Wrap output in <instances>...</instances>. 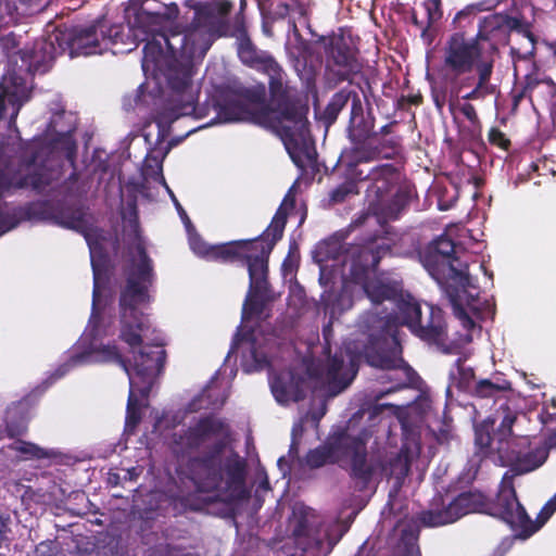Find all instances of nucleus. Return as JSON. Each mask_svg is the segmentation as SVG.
<instances>
[{
    "mask_svg": "<svg viewBox=\"0 0 556 556\" xmlns=\"http://www.w3.org/2000/svg\"><path fill=\"white\" fill-rule=\"evenodd\" d=\"M225 30L226 24L220 18L208 11H195L191 23L181 31L169 29V33H154L146 37L142 70L162 72L176 93V98L153 115L160 129L195 111L192 97L186 101L180 98L191 87L195 63L204 59Z\"/></svg>",
    "mask_w": 556,
    "mask_h": 556,
    "instance_id": "1",
    "label": "nucleus"
},
{
    "mask_svg": "<svg viewBox=\"0 0 556 556\" xmlns=\"http://www.w3.org/2000/svg\"><path fill=\"white\" fill-rule=\"evenodd\" d=\"M135 250L138 260L131 257L124 268L125 285L119 291V339L129 346V353L132 354L130 374L137 383V391L140 396L149 397L155 379L164 370L167 355L162 345L143 343L150 324L139 308L152 301L150 289L155 281V273L153 261L138 231Z\"/></svg>",
    "mask_w": 556,
    "mask_h": 556,
    "instance_id": "2",
    "label": "nucleus"
},
{
    "mask_svg": "<svg viewBox=\"0 0 556 556\" xmlns=\"http://www.w3.org/2000/svg\"><path fill=\"white\" fill-rule=\"evenodd\" d=\"M230 426L213 414L201 416L193 425L173 434V444L181 453L200 450L212 438L217 439L201 454L188 457L180 473L194 486H247L248 459L237 451L225 454L230 438Z\"/></svg>",
    "mask_w": 556,
    "mask_h": 556,
    "instance_id": "3",
    "label": "nucleus"
},
{
    "mask_svg": "<svg viewBox=\"0 0 556 556\" xmlns=\"http://www.w3.org/2000/svg\"><path fill=\"white\" fill-rule=\"evenodd\" d=\"M556 510V495L531 520L519 503L515 489H473L456 494L453 489H437L429 509L420 515L427 527L453 523L470 513H485L507 522L520 539H528L549 519Z\"/></svg>",
    "mask_w": 556,
    "mask_h": 556,
    "instance_id": "4",
    "label": "nucleus"
},
{
    "mask_svg": "<svg viewBox=\"0 0 556 556\" xmlns=\"http://www.w3.org/2000/svg\"><path fill=\"white\" fill-rule=\"evenodd\" d=\"M268 92L269 101L260 104L256 118L260 125H264L271 121L273 114H278L279 123H289L280 126L279 135L292 162L304 168L303 159L313 162L316 156L315 149L308 143L307 102L281 66L268 76Z\"/></svg>",
    "mask_w": 556,
    "mask_h": 556,
    "instance_id": "5",
    "label": "nucleus"
},
{
    "mask_svg": "<svg viewBox=\"0 0 556 556\" xmlns=\"http://www.w3.org/2000/svg\"><path fill=\"white\" fill-rule=\"evenodd\" d=\"M396 317L388 316L382 319L379 336L370 334V345L365 350V358L368 365L383 370H400L404 379L401 380L395 390L409 386L415 370L405 362L402 356L403 349L399 338V326H406L410 331L413 324L422 314L420 303L410 293H400L396 299ZM394 391L390 389L388 393Z\"/></svg>",
    "mask_w": 556,
    "mask_h": 556,
    "instance_id": "6",
    "label": "nucleus"
},
{
    "mask_svg": "<svg viewBox=\"0 0 556 556\" xmlns=\"http://www.w3.org/2000/svg\"><path fill=\"white\" fill-rule=\"evenodd\" d=\"M476 70L477 81L473 88L462 96V100H484L497 91L491 83L494 59L483 58L482 46L478 40L467 38L464 31L452 34L443 47L441 76L447 84H455L459 77Z\"/></svg>",
    "mask_w": 556,
    "mask_h": 556,
    "instance_id": "7",
    "label": "nucleus"
},
{
    "mask_svg": "<svg viewBox=\"0 0 556 556\" xmlns=\"http://www.w3.org/2000/svg\"><path fill=\"white\" fill-rule=\"evenodd\" d=\"M323 523V518L313 508L295 502L291 506L285 536L293 540L302 551L301 556H326L348 527L336 525L340 528V533L332 535L328 529H321Z\"/></svg>",
    "mask_w": 556,
    "mask_h": 556,
    "instance_id": "8",
    "label": "nucleus"
},
{
    "mask_svg": "<svg viewBox=\"0 0 556 556\" xmlns=\"http://www.w3.org/2000/svg\"><path fill=\"white\" fill-rule=\"evenodd\" d=\"M350 460L352 473L362 481L368 480L374 467L367 466L366 441L361 437L350 435L346 431L337 432L305 455V464L317 469L328 464Z\"/></svg>",
    "mask_w": 556,
    "mask_h": 556,
    "instance_id": "9",
    "label": "nucleus"
},
{
    "mask_svg": "<svg viewBox=\"0 0 556 556\" xmlns=\"http://www.w3.org/2000/svg\"><path fill=\"white\" fill-rule=\"evenodd\" d=\"M455 249V242L446 235H441L421 254L424 267L444 289L472 280L468 263L460 261Z\"/></svg>",
    "mask_w": 556,
    "mask_h": 556,
    "instance_id": "10",
    "label": "nucleus"
},
{
    "mask_svg": "<svg viewBox=\"0 0 556 556\" xmlns=\"http://www.w3.org/2000/svg\"><path fill=\"white\" fill-rule=\"evenodd\" d=\"M266 99L264 84L255 86H219L215 89L212 102L220 122L250 121L260 125L256 118L258 109L253 106L263 104Z\"/></svg>",
    "mask_w": 556,
    "mask_h": 556,
    "instance_id": "11",
    "label": "nucleus"
},
{
    "mask_svg": "<svg viewBox=\"0 0 556 556\" xmlns=\"http://www.w3.org/2000/svg\"><path fill=\"white\" fill-rule=\"evenodd\" d=\"M367 105L365 111L359 96H355L351 104L346 126V137L351 147L345 152L350 166L374 162L379 153V150L374 148V140L377 138L376 117L370 103Z\"/></svg>",
    "mask_w": 556,
    "mask_h": 556,
    "instance_id": "12",
    "label": "nucleus"
},
{
    "mask_svg": "<svg viewBox=\"0 0 556 556\" xmlns=\"http://www.w3.org/2000/svg\"><path fill=\"white\" fill-rule=\"evenodd\" d=\"M124 26L111 24L105 16L86 26H74L62 34L71 56L102 53L110 46L123 42Z\"/></svg>",
    "mask_w": 556,
    "mask_h": 556,
    "instance_id": "13",
    "label": "nucleus"
},
{
    "mask_svg": "<svg viewBox=\"0 0 556 556\" xmlns=\"http://www.w3.org/2000/svg\"><path fill=\"white\" fill-rule=\"evenodd\" d=\"M326 54V70L330 80L334 85L343 81L354 83L357 76H364L363 62L358 59V50L352 43L350 37L343 31L333 33L328 37H321Z\"/></svg>",
    "mask_w": 556,
    "mask_h": 556,
    "instance_id": "14",
    "label": "nucleus"
},
{
    "mask_svg": "<svg viewBox=\"0 0 556 556\" xmlns=\"http://www.w3.org/2000/svg\"><path fill=\"white\" fill-rule=\"evenodd\" d=\"M395 242L396 233L384 228L364 239L357 252L353 253L350 269L352 281H363L375 273L380 261L392 253Z\"/></svg>",
    "mask_w": 556,
    "mask_h": 556,
    "instance_id": "15",
    "label": "nucleus"
},
{
    "mask_svg": "<svg viewBox=\"0 0 556 556\" xmlns=\"http://www.w3.org/2000/svg\"><path fill=\"white\" fill-rule=\"evenodd\" d=\"M274 247L261 235L253 239L235 240L223 244L213 245L210 261L220 263L242 262L248 267V273L255 261L268 264L269 255Z\"/></svg>",
    "mask_w": 556,
    "mask_h": 556,
    "instance_id": "16",
    "label": "nucleus"
},
{
    "mask_svg": "<svg viewBox=\"0 0 556 556\" xmlns=\"http://www.w3.org/2000/svg\"><path fill=\"white\" fill-rule=\"evenodd\" d=\"M511 31H517L532 39V33L521 17L510 16L503 13H493L482 20L478 25L475 38L490 42L492 51H497L498 46H506L509 42Z\"/></svg>",
    "mask_w": 556,
    "mask_h": 556,
    "instance_id": "17",
    "label": "nucleus"
},
{
    "mask_svg": "<svg viewBox=\"0 0 556 556\" xmlns=\"http://www.w3.org/2000/svg\"><path fill=\"white\" fill-rule=\"evenodd\" d=\"M34 76L30 72L23 70L18 60L12 59L9 62V68L0 84H3V88L8 91V102L13 106V113L9 122L10 126L15 125L21 108L29 99L30 88L28 81Z\"/></svg>",
    "mask_w": 556,
    "mask_h": 556,
    "instance_id": "18",
    "label": "nucleus"
},
{
    "mask_svg": "<svg viewBox=\"0 0 556 556\" xmlns=\"http://www.w3.org/2000/svg\"><path fill=\"white\" fill-rule=\"evenodd\" d=\"M453 307V313L458 318L464 328L472 330L476 327L475 320L470 317L466 307H468L476 316L481 314L478 302H479V287L472 283V280L463 283V286H450L444 289Z\"/></svg>",
    "mask_w": 556,
    "mask_h": 556,
    "instance_id": "19",
    "label": "nucleus"
},
{
    "mask_svg": "<svg viewBox=\"0 0 556 556\" xmlns=\"http://www.w3.org/2000/svg\"><path fill=\"white\" fill-rule=\"evenodd\" d=\"M268 264L255 261L249 274L250 290L244 301L242 318L248 319L251 316H260L265 309L266 302L269 299V283L267 280Z\"/></svg>",
    "mask_w": 556,
    "mask_h": 556,
    "instance_id": "20",
    "label": "nucleus"
},
{
    "mask_svg": "<svg viewBox=\"0 0 556 556\" xmlns=\"http://www.w3.org/2000/svg\"><path fill=\"white\" fill-rule=\"evenodd\" d=\"M56 53L58 49L53 41L46 38H39L31 47H25L16 52L23 70L30 72L33 75H42L49 72Z\"/></svg>",
    "mask_w": 556,
    "mask_h": 556,
    "instance_id": "21",
    "label": "nucleus"
},
{
    "mask_svg": "<svg viewBox=\"0 0 556 556\" xmlns=\"http://www.w3.org/2000/svg\"><path fill=\"white\" fill-rule=\"evenodd\" d=\"M414 452L407 443H404L399 453L390 458L387 465L381 462L367 459V466H372L374 471L368 480L363 481L365 484L374 481L378 476L388 477L389 479H393V486H403L405 482V478L408 476L410 471L412 462L414 458Z\"/></svg>",
    "mask_w": 556,
    "mask_h": 556,
    "instance_id": "22",
    "label": "nucleus"
},
{
    "mask_svg": "<svg viewBox=\"0 0 556 556\" xmlns=\"http://www.w3.org/2000/svg\"><path fill=\"white\" fill-rule=\"evenodd\" d=\"M237 54L243 65L267 76L281 66L269 52L255 47L243 26L238 36Z\"/></svg>",
    "mask_w": 556,
    "mask_h": 556,
    "instance_id": "23",
    "label": "nucleus"
},
{
    "mask_svg": "<svg viewBox=\"0 0 556 556\" xmlns=\"http://www.w3.org/2000/svg\"><path fill=\"white\" fill-rule=\"evenodd\" d=\"M412 333L422 341L444 345L447 341V326L443 311L433 305H428L427 316L420 315V318L413 324Z\"/></svg>",
    "mask_w": 556,
    "mask_h": 556,
    "instance_id": "24",
    "label": "nucleus"
},
{
    "mask_svg": "<svg viewBox=\"0 0 556 556\" xmlns=\"http://www.w3.org/2000/svg\"><path fill=\"white\" fill-rule=\"evenodd\" d=\"M548 446L545 442L520 453L515 458L510 468L504 473L500 486H513V478L535 470L542 466L548 457Z\"/></svg>",
    "mask_w": 556,
    "mask_h": 556,
    "instance_id": "25",
    "label": "nucleus"
},
{
    "mask_svg": "<svg viewBox=\"0 0 556 556\" xmlns=\"http://www.w3.org/2000/svg\"><path fill=\"white\" fill-rule=\"evenodd\" d=\"M526 414L519 412L516 407V402L510 399H505L500 403L496 409V418L501 419L500 425L494 432L497 440V450L506 451L505 444L513 437H523L521 433H517L514 430L515 426H518L521 418H526Z\"/></svg>",
    "mask_w": 556,
    "mask_h": 556,
    "instance_id": "26",
    "label": "nucleus"
},
{
    "mask_svg": "<svg viewBox=\"0 0 556 556\" xmlns=\"http://www.w3.org/2000/svg\"><path fill=\"white\" fill-rule=\"evenodd\" d=\"M349 170L354 178L359 181L369 180L374 186H376L377 194H382L387 192L391 185H393L397 178V168L393 164H380L374 166L367 173H364L362 169H358V165L350 166L348 163Z\"/></svg>",
    "mask_w": 556,
    "mask_h": 556,
    "instance_id": "27",
    "label": "nucleus"
},
{
    "mask_svg": "<svg viewBox=\"0 0 556 556\" xmlns=\"http://www.w3.org/2000/svg\"><path fill=\"white\" fill-rule=\"evenodd\" d=\"M292 186L282 199L279 207L271 218L270 224L261 233V238H266L270 245L275 248L278 241L282 239L283 231L288 222L289 212L295 206V194Z\"/></svg>",
    "mask_w": 556,
    "mask_h": 556,
    "instance_id": "28",
    "label": "nucleus"
},
{
    "mask_svg": "<svg viewBox=\"0 0 556 556\" xmlns=\"http://www.w3.org/2000/svg\"><path fill=\"white\" fill-rule=\"evenodd\" d=\"M302 382L303 380L301 378H296L292 371H287L275 376L271 379L270 388L278 402H299L305 397V393L301 389Z\"/></svg>",
    "mask_w": 556,
    "mask_h": 556,
    "instance_id": "29",
    "label": "nucleus"
},
{
    "mask_svg": "<svg viewBox=\"0 0 556 556\" xmlns=\"http://www.w3.org/2000/svg\"><path fill=\"white\" fill-rule=\"evenodd\" d=\"M495 419L488 417L475 425V446L476 455L481 459L495 453H503L497 450V440L493 433Z\"/></svg>",
    "mask_w": 556,
    "mask_h": 556,
    "instance_id": "30",
    "label": "nucleus"
},
{
    "mask_svg": "<svg viewBox=\"0 0 556 556\" xmlns=\"http://www.w3.org/2000/svg\"><path fill=\"white\" fill-rule=\"evenodd\" d=\"M361 285L367 298L374 304H381L384 301H396L402 292L401 287L396 282H384L380 279L365 278L363 281H354Z\"/></svg>",
    "mask_w": 556,
    "mask_h": 556,
    "instance_id": "31",
    "label": "nucleus"
},
{
    "mask_svg": "<svg viewBox=\"0 0 556 556\" xmlns=\"http://www.w3.org/2000/svg\"><path fill=\"white\" fill-rule=\"evenodd\" d=\"M511 390L513 384L509 380L502 378H497L496 381L480 379L473 387L472 395L478 399H493L495 402L502 403L506 399L502 394Z\"/></svg>",
    "mask_w": 556,
    "mask_h": 556,
    "instance_id": "32",
    "label": "nucleus"
},
{
    "mask_svg": "<svg viewBox=\"0 0 556 556\" xmlns=\"http://www.w3.org/2000/svg\"><path fill=\"white\" fill-rule=\"evenodd\" d=\"M355 96H359L356 91L342 88L339 91H337L334 94H332L330 101L326 105L321 118L324 123L327 126L332 125L340 112L344 109V106L348 104V102L351 100V104H353V99Z\"/></svg>",
    "mask_w": 556,
    "mask_h": 556,
    "instance_id": "33",
    "label": "nucleus"
},
{
    "mask_svg": "<svg viewBox=\"0 0 556 556\" xmlns=\"http://www.w3.org/2000/svg\"><path fill=\"white\" fill-rule=\"evenodd\" d=\"M164 23V15L161 13L149 12L141 8L135 15V25L141 28L147 37L153 36L154 33H169L162 26Z\"/></svg>",
    "mask_w": 556,
    "mask_h": 556,
    "instance_id": "34",
    "label": "nucleus"
},
{
    "mask_svg": "<svg viewBox=\"0 0 556 556\" xmlns=\"http://www.w3.org/2000/svg\"><path fill=\"white\" fill-rule=\"evenodd\" d=\"M343 364L344 359L342 355L334 354L327 359L326 380L328 384L338 392L344 390L352 380V378L345 379L340 375Z\"/></svg>",
    "mask_w": 556,
    "mask_h": 556,
    "instance_id": "35",
    "label": "nucleus"
},
{
    "mask_svg": "<svg viewBox=\"0 0 556 556\" xmlns=\"http://www.w3.org/2000/svg\"><path fill=\"white\" fill-rule=\"evenodd\" d=\"M101 362L114 363L123 368L129 378V383L134 386V379L130 374V359L126 358L116 345H102L96 351Z\"/></svg>",
    "mask_w": 556,
    "mask_h": 556,
    "instance_id": "36",
    "label": "nucleus"
},
{
    "mask_svg": "<svg viewBox=\"0 0 556 556\" xmlns=\"http://www.w3.org/2000/svg\"><path fill=\"white\" fill-rule=\"evenodd\" d=\"M75 129V127H72L66 131L56 132L52 139L53 146L64 152L65 159L72 167H75L77 156V143L73 137Z\"/></svg>",
    "mask_w": 556,
    "mask_h": 556,
    "instance_id": "37",
    "label": "nucleus"
},
{
    "mask_svg": "<svg viewBox=\"0 0 556 556\" xmlns=\"http://www.w3.org/2000/svg\"><path fill=\"white\" fill-rule=\"evenodd\" d=\"M409 202L410 191L407 188L401 187L383 207V215L389 219H397Z\"/></svg>",
    "mask_w": 556,
    "mask_h": 556,
    "instance_id": "38",
    "label": "nucleus"
},
{
    "mask_svg": "<svg viewBox=\"0 0 556 556\" xmlns=\"http://www.w3.org/2000/svg\"><path fill=\"white\" fill-rule=\"evenodd\" d=\"M136 392L138 393L137 383L134 381V386L130 384V392L127 400L125 420V428L130 431L137 428L142 418L141 407L139 400L136 395Z\"/></svg>",
    "mask_w": 556,
    "mask_h": 556,
    "instance_id": "39",
    "label": "nucleus"
},
{
    "mask_svg": "<svg viewBox=\"0 0 556 556\" xmlns=\"http://www.w3.org/2000/svg\"><path fill=\"white\" fill-rule=\"evenodd\" d=\"M91 266L93 274L91 319H96L100 317L99 303L101 301V288L102 280L105 278V270L94 260L91 261Z\"/></svg>",
    "mask_w": 556,
    "mask_h": 556,
    "instance_id": "40",
    "label": "nucleus"
},
{
    "mask_svg": "<svg viewBox=\"0 0 556 556\" xmlns=\"http://www.w3.org/2000/svg\"><path fill=\"white\" fill-rule=\"evenodd\" d=\"M441 0H426L424 5L427 11V25L422 29L421 37L430 43L433 40V36L429 35V28L435 22H438L442 15Z\"/></svg>",
    "mask_w": 556,
    "mask_h": 556,
    "instance_id": "41",
    "label": "nucleus"
},
{
    "mask_svg": "<svg viewBox=\"0 0 556 556\" xmlns=\"http://www.w3.org/2000/svg\"><path fill=\"white\" fill-rule=\"evenodd\" d=\"M400 531L403 532V546L399 547V551L395 556H420V552L418 546L416 545L417 539V530L410 529L408 533H406V529L404 525L400 526Z\"/></svg>",
    "mask_w": 556,
    "mask_h": 556,
    "instance_id": "42",
    "label": "nucleus"
},
{
    "mask_svg": "<svg viewBox=\"0 0 556 556\" xmlns=\"http://www.w3.org/2000/svg\"><path fill=\"white\" fill-rule=\"evenodd\" d=\"M358 186L354 180H346L329 193L330 202L338 204L343 203L350 195L358 194Z\"/></svg>",
    "mask_w": 556,
    "mask_h": 556,
    "instance_id": "43",
    "label": "nucleus"
},
{
    "mask_svg": "<svg viewBox=\"0 0 556 556\" xmlns=\"http://www.w3.org/2000/svg\"><path fill=\"white\" fill-rule=\"evenodd\" d=\"M374 148L379 150L375 161L380 159L392 160L401 150V138L382 139L377 144L374 143Z\"/></svg>",
    "mask_w": 556,
    "mask_h": 556,
    "instance_id": "44",
    "label": "nucleus"
},
{
    "mask_svg": "<svg viewBox=\"0 0 556 556\" xmlns=\"http://www.w3.org/2000/svg\"><path fill=\"white\" fill-rule=\"evenodd\" d=\"M15 450L25 455L27 459H43L54 456L53 451L45 450L34 443L20 441Z\"/></svg>",
    "mask_w": 556,
    "mask_h": 556,
    "instance_id": "45",
    "label": "nucleus"
},
{
    "mask_svg": "<svg viewBox=\"0 0 556 556\" xmlns=\"http://www.w3.org/2000/svg\"><path fill=\"white\" fill-rule=\"evenodd\" d=\"M73 168L74 170L61 185L62 193L66 198H80L86 191L79 185V174L76 170V166Z\"/></svg>",
    "mask_w": 556,
    "mask_h": 556,
    "instance_id": "46",
    "label": "nucleus"
},
{
    "mask_svg": "<svg viewBox=\"0 0 556 556\" xmlns=\"http://www.w3.org/2000/svg\"><path fill=\"white\" fill-rule=\"evenodd\" d=\"M471 100H464L463 103H457L458 111L470 123L475 131L480 132L482 128L481 121L478 116L476 108L470 103Z\"/></svg>",
    "mask_w": 556,
    "mask_h": 556,
    "instance_id": "47",
    "label": "nucleus"
},
{
    "mask_svg": "<svg viewBox=\"0 0 556 556\" xmlns=\"http://www.w3.org/2000/svg\"><path fill=\"white\" fill-rule=\"evenodd\" d=\"M190 248L198 256L206 258L210 261L211 254L213 250V245L207 244L201 237H192L190 238Z\"/></svg>",
    "mask_w": 556,
    "mask_h": 556,
    "instance_id": "48",
    "label": "nucleus"
},
{
    "mask_svg": "<svg viewBox=\"0 0 556 556\" xmlns=\"http://www.w3.org/2000/svg\"><path fill=\"white\" fill-rule=\"evenodd\" d=\"M489 142L492 146L498 147L502 150L507 151L510 147V140L506 135L497 127H492L488 135Z\"/></svg>",
    "mask_w": 556,
    "mask_h": 556,
    "instance_id": "49",
    "label": "nucleus"
},
{
    "mask_svg": "<svg viewBox=\"0 0 556 556\" xmlns=\"http://www.w3.org/2000/svg\"><path fill=\"white\" fill-rule=\"evenodd\" d=\"M0 46L2 48L3 51H5V53L8 54L9 56V62L13 59H16L18 60V55L15 53L11 54V52L18 47V39H17V36L11 31L4 36H2L0 38Z\"/></svg>",
    "mask_w": 556,
    "mask_h": 556,
    "instance_id": "50",
    "label": "nucleus"
},
{
    "mask_svg": "<svg viewBox=\"0 0 556 556\" xmlns=\"http://www.w3.org/2000/svg\"><path fill=\"white\" fill-rule=\"evenodd\" d=\"M28 182L30 188L38 193L45 190L50 185L48 176L41 172H33L28 174Z\"/></svg>",
    "mask_w": 556,
    "mask_h": 556,
    "instance_id": "51",
    "label": "nucleus"
},
{
    "mask_svg": "<svg viewBox=\"0 0 556 556\" xmlns=\"http://www.w3.org/2000/svg\"><path fill=\"white\" fill-rule=\"evenodd\" d=\"M166 152L160 159L156 155L148 154L144 160V172L147 175L152 176L150 169L153 170L156 175L162 176V161L165 156Z\"/></svg>",
    "mask_w": 556,
    "mask_h": 556,
    "instance_id": "52",
    "label": "nucleus"
},
{
    "mask_svg": "<svg viewBox=\"0 0 556 556\" xmlns=\"http://www.w3.org/2000/svg\"><path fill=\"white\" fill-rule=\"evenodd\" d=\"M232 7L233 5H232L231 1H229V0H222L220 2L217 3V13L218 14H215L210 9H202L201 11H208V12H211L212 14H214L215 16L220 18L226 24V30L222 35V36H225L227 34V30H228V23L224 20V17L227 16L230 13V11L232 10Z\"/></svg>",
    "mask_w": 556,
    "mask_h": 556,
    "instance_id": "53",
    "label": "nucleus"
},
{
    "mask_svg": "<svg viewBox=\"0 0 556 556\" xmlns=\"http://www.w3.org/2000/svg\"><path fill=\"white\" fill-rule=\"evenodd\" d=\"M475 15L476 8L473 5L467 7L455 15L453 23L458 24V27H465L466 25H462V22L467 21V24H471Z\"/></svg>",
    "mask_w": 556,
    "mask_h": 556,
    "instance_id": "54",
    "label": "nucleus"
},
{
    "mask_svg": "<svg viewBox=\"0 0 556 556\" xmlns=\"http://www.w3.org/2000/svg\"><path fill=\"white\" fill-rule=\"evenodd\" d=\"M277 470L280 472L281 478L286 480V486L290 484L291 463L286 456H280L277 460Z\"/></svg>",
    "mask_w": 556,
    "mask_h": 556,
    "instance_id": "55",
    "label": "nucleus"
},
{
    "mask_svg": "<svg viewBox=\"0 0 556 556\" xmlns=\"http://www.w3.org/2000/svg\"><path fill=\"white\" fill-rule=\"evenodd\" d=\"M554 410L548 412L547 409H542V412L539 414V419L543 426H547L556 420V402L555 400L552 401Z\"/></svg>",
    "mask_w": 556,
    "mask_h": 556,
    "instance_id": "56",
    "label": "nucleus"
},
{
    "mask_svg": "<svg viewBox=\"0 0 556 556\" xmlns=\"http://www.w3.org/2000/svg\"><path fill=\"white\" fill-rule=\"evenodd\" d=\"M5 430L9 438H16L26 432V425H16L14 422L8 421Z\"/></svg>",
    "mask_w": 556,
    "mask_h": 556,
    "instance_id": "57",
    "label": "nucleus"
},
{
    "mask_svg": "<svg viewBox=\"0 0 556 556\" xmlns=\"http://www.w3.org/2000/svg\"><path fill=\"white\" fill-rule=\"evenodd\" d=\"M400 490L401 489H392L389 493V501H388V505L390 507V510L392 513H396V511H400L401 510V506L400 504L397 503V498L400 496Z\"/></svg>",
    "mask_w": 556,
    "mask_h": 556,
    "instance_id": "58",
    "label": "nucleus"
},
{
    "mask_svg": "<svg viewBox=\"0 0 556 556\" xmlns=\"http://www.w3.org/2000/svg\"><path fill=\"white\" fill-rule=\"evenodd\" d=\"M540 79L534 75H527L522 88L530 94L539 85Z\"/></svg>",
    "mask_w": 556,
    "mask_h": 556,
    "instance_id": "59",
    "label": "nucleus"
},
{
    "mask_svg": "<svg viewBox=\"0 0 556 556\" xmlns=\"http://www.w3.org/2000/svg\"><path fill=\"white\" fill-rule=\"evenodd\" d=\"M473 84L472 77H466L464 79H458L455 84H451L454 86L456 92H459L463 88L470 87Z\"/></svg>",
    "mask_w": 556,
    "mask_h": 556,
    "instance_id": "60",
    "label": "nucleus"
},
{
    "mask_svg": "<svg viewBox=\"0 0 556 556\" xmlns=\"http://www.w3.org/2000/svg\"><path fill=\"white\" fill-rule=\"evenodd\" d=\"M5 100H8V91L3 88V84H0V119L5 110Z\"/></svg>",
    "mask_w": 556,
    "mask_h": 556,
    "instance_id": "61",
    "label": "nucleus"
},
{
    "mask_svg": "<svg viewBox=\"0 0 556 556\" xmlns=\"http://www.w3.org/2000/svg\"><path fill=\"white\" fill-rule=\"evenodd\" d=\"M331 331H332V328H331L330 324L328 326L324 327V329H323V334L326 340V345L324 346V352L328 353V354L330 353L329 336L331 334Z\"/></svg>",
    "mask_w": 556,
    "mask_h": 556,
    "instance_id": "62",
    "label": "nucleus"
},
{
    "mask_svg": "<svg viewBox=\"0 0 556 556\" xmlns=\"http://www.w3.org/2000/svg\"><path fill=\"white\" fill-rule=\"evenodd\" d=\"M396 124H397L396 121H392V122L381 126L379 131H377V136L381 135V136L386 137V136L390 135L392 132L393 126Z\"/></svg>",
    "mask_w": 556,
    "mask_h": 556,
    "instance_id": "63",
    "label": "nucleus"
},
{
    "mask_svg": "<svg viewBox=\"0 0 556 556\" xmlns=\"http://www.w3.org/2000/svg\"><path fill=\"white\" fill-rule=\"evenodd\" d=\"M26 187H30V182H28V174L21 177L16 182L12 181V187L15 189H24Z\"/></svg>",
    "mask_w": 556,
    "mask_h": 556,
    "instance_id": "64",
    "label": "nucleus"
}]
</instances>
